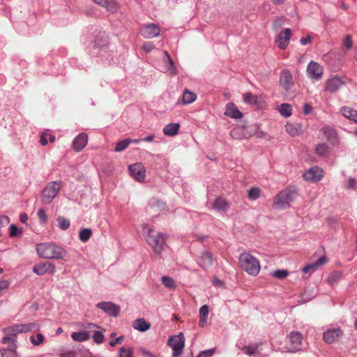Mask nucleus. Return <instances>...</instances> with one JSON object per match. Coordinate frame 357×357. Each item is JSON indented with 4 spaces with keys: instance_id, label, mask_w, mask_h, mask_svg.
<instances>
[{
    "instance_id": "44",
    "label": "nucleus",
    "mask_w": 357,
    "mask_h": 357,
    "mask_svg": "<svg viewBox=\"0 0 357 357\" xmlns=\"http://www.w3.org/2000/svg\"><path fill=\"white\" fill-rule=\"evenodd\" d=\"M30 341L33 345L38 346L43 342L44 336L41 333H38L36 336H31Z\"/></svg>"
},
{
    "instance_id": "61",
    "label": "nucleus",
    "mask_w": 357,
    "mask_h": 357,
    "mask_svg": "<svg viewBox=\"0 0 357 357\" xmlns=\"http://www.w3.org/2000/svg\"><path fill=\"white\" fill-rule=\"evenodd\" d=\"M213 283L214 284V285L220 287L223 286V282L218 278H215L213 280Z\"/></svg>"
},
{
    "instance_id": "29",
    "label": "nucleus",
    "mask_w": 357,
    "mask_h": 357,
    "mask_svg": "<svg viewBox=\"0 0 357 357\" xmlns=\"http://www.w3.org/2000/svg\"><path fill=\"white\" fill-rule=\"evenodd\" d=\"M208 314V307L206 305L202 306L199 309L200 319L199 321V326L200 327H204L206 325V320H207Z\"/></svg>"
},
{
    "instance_id": "22",
    "label": "nucleus",
    "mask_w": 357,
    "mask_h": 357,
    "mask_svg": "<svg viewBox=\"0 0 357 357\" xmlns=\"http://www.w3.org/2000/svg\"><path fill=\"white\" fill-rule=\"evenodd\" d=\"M328 261L326 257H320L316 262L305 266L302 271L305 273H312L315 271L319 266L325 264Z\"/></svg>"
},
{
    "instance_id": "18",
    "label": "nucleus",
    "mask_w": 357,
    "mask_h": 357,
    "mask_svg": "<svg viewBox=\"0 0 357 357\" xmlns=\"http://www.w3.org/2000/svg\"><path fill=\"white\" fill-rule=\"evenodd\" d=\"M97 307L108 313L110 316L116 317L119 313V307L112 303H99L97 304Z\"/></svg>"
},
{
    "instance_id": "19",
    "label": "nucleus",
    "mask_w": 357,
    "mask_h": 357,
    "mask_svg": "<svg viewBox=\"0 0 357 357\" xmlns=\"http://www.w3.org/2000/svg\"><path fill=\"white\" fill-rule=\"evenodd\" d=\"M88 143V135L85 133L79 134L73 142V149L78 152L82 150Z\"/></svg>"
},
{
    "instance_id": "64",
    "label": "nucleus",
    "mask_w": 357,
    "mask_h": 357,
    "mask_svg": "<svg viewBox=\"0 0 357 357\" xmlns=\"http://www.w3.org/2000/svg\"><path fill=\"white\" fill-rule=\"evenodd\" d=\"M28 220V215L26 213H23L20 214V220L23 223H26Z\"/></svg>"
},
{
    "instance_id": "54",
    "label": "nucleus",
    "mask_w": 357,
    "mask_h": 357,
    "mask_svg": "<svg viewBox=\"0 0 357 357\" xmlns=\"http://www.w3.org/2000/svg\"><path fill=\"white\" fill-rule=\"evenodd\" d=\"M313 38L312 37V36L310 35H308L305 37H302L301 38V43H302V45H306L307 43H312L313 42L312 40Z\"/></svg>"
},
{
    "instance_id": "26",
    "label": "nucleus",
    "mask_w": 357,
    "mask_h": 357,
    "mask_svg": "<svg viewBox=\"0 0 357 357\" xmlns=\"http://www.w3.org/2000/svg\"><path fill=\"white\" fill-rule=\"evenodd\" d=\"M341 113L342 115L347 119L353 121L354 122L357 123V111L349 107H342L341 108Z\"/></svg>"
},
{
    "instance_id": "55",
    "label": "nucleus",
    "mask_w": 357,
    "mask_h": 357,
    "mask_svg": "<svg viewBox=\"0 0 357 357\" xmlns=\"http://www.w3.org/2000/svg\"><path fill=\"white\" fill-rule=\"evenodd\" d=\"M47 135H48L47 132H43L40 135V142L43 146H45L47 144Z\"/></svg>"
},
{
    "instance_id": "39",
    "label": "nucleus",
    "mask_w": 357,
    "mask_h": 357,
    "mask_svg": "<svg viewBox=\"0 0 357 357\" xmlns=\"http://www.w3.org/2000/svg\"><path fill=\"white\" fill-rule=\"evenodd\" d=\"M244 102L250 105H258V96L248 92L244 94Z\"/></svg>"
},
{
    "instance_id": "51",
    "label": "nucleus",
    "mask_w": 357,
    "mask_h": 357,
    "mask_svg": "<svg viewBox=\"0 0 357 357\" xmlns=\"http://www.w3.org/2000/svg\"><path fill=\"white\" fill-rule=\"evenodd\" d=\"M214 352H215L214 349L205 350V351H203L202 352H201V354L199 356H197V357H211L213 356Z\"/></svg>"
},
{
    "instance_id": "34",
    "label": "nucleus",
    "mask_w": 357,
    "mask_h": 357,
    "mask_svg": "<svg viewBox=\"0 0 357 357\" xmlns=\"http://www.w3.org/2000/svg\"><path fill=\"white\" fill-rule=\"evenodd\" d=\"M94 45H100V43H107V36L104 31H97L96 34H94L93 38Z\"/></svg>"
},
{
    "instance_id": "20",
    "label": "nucleus",
    "mask_w": 357,
    "mask_h": 357,
    "mask_svg": "<svg viewBox=\"0 0 357 357\" xmlns=\"http://www.w3.org/2000/svg\"><path fill=\"white\" fill-rule=\"evenodd\" d=\"M95 3L105 8L110 13H115L119 10V4L115 0H92Z\"/></svg>"
},
{
    "instance_id": "10",
    "label": "nucleus",
    "mask_w": 357,
    "mask_h": 357,
    "mask_svg": "<svg viewBox=\"0 0 357 357\" xmlns=\"http://www.w3.org/2000/svg\"><path fill=\"white\" fill-rule=\"evenodd\" d=\"M303 177L307 181L317 183L324 177V171L318 167H314L307 170Z\"/></svg>"
},
{
    "instance_id": "32",
    "label": "nucleus",
    "mask_w": 357,
    "mask_h": 357,
    "mask_svg": "<svg viewBox=\"0 0 357 357\" xmlns=\"http://www.w3.org/2000/svg\"><path fill=\"white\" fill-rule=\"evenodd\" d=\"M71 337L75 341L84 342L89 339L90 335L86 331L74 332L72 333Z\"/></svg>"
},
{
    "instance_id": "27",
    "label": "nucleus",
    "mask_w": 357,
    "mask_h": 357,
    "mask_svg": "<svg viewBox=\"0 0 357 357\" xmlns=\"http://www.w3.org/2000/svg\"><path fill=\"white\" fill-rule=\"evenodd\" d=\"M180 128L179 123H172L165 126L163 128V132L167 136H174L178 132Z\"/></svg>"
},
{
    "instance_id": "16",
    "label": "nucleus",
    "mask_w": 357,
    "mask_h": 357,
    "mask_svg": "<svg viewBox=\"0 0 357 357\" xmlns=\"http://www.w3.org/2000/svg\"><path fill=\"white\" fill-rule=\"evenodd\" d=\"M159 33L160 29L155 24H145L140 29L141 35L147 38H151L157 36Z\"/></svg>"
},
{
    "instance_id": "31",
    "label": "nucleus",
    "mask_w": 357,
    "mask_h": 357,
    "mask_svg": "<svg viewBox=\"0 0 357 357\" xmlns=\"http://www.w3.org/2000/svg\"><path fill=\"white\" fill-rule=\"evenodd\" d=\"M321 132L328 141L334 142L337 137V134L333 128L326 126L321 129Z\"/></svg>"
},
{
    "instance_id": "24",
    "label": "nucleus",
    "mask_w": 357,
    "mask_h": 357,
    "mask_svg": "<svg viewBox=\"0 0 357 357\" xmlns=\"http://www.w3.org/2000/svg\"><path fill=\"white\" fill-rule=\"evenodd\" d=\"M225 114L233 119H240L242 117V113L234 103L227 105Z\"/></svg>"
},
{
    "instance_id": "6",
    "label": "nucleus",
    "mask_w": 357,
    "mask_h": 357,
    "mask_svg": "<svg viewBox=\"0 0 357 357\" xmlns=\"http://www.w3.org/2000/svg\"><path fill=\"white\" fill-rule=\"evenodd\" d=\"M61 188L59 183L50 182L43 190L41 201L45 204H49L52 199L57 195Z\"/></svg>"
},
{
    "instance_id": "12",
    "label": "nucleus",
    "mask_w": 357,
    "mask_h": 357,
    "mask_svg": "<svg viewBox=\"0 0 357 357\" xmlns=\"http://www.w3.org/2000/svg\"><path fill=\"white\" fill-rule=\"evenodd\" d=\"M279 84L286 91H289L294 85L292 75L287 70H283L280 75Z\"/></svg>"
},
{
    "instance_id": "50",
    "label": "nucleus",
    "mask_w": 357,
    "mask_h": 357,
    "mask_svg": "<svg viewBox=\"0 0 357 357\" xmlns=\"http://www.w3.org/2000/svg\"><path fill=\"white\" fill-rule=\"evenodd\" d=\"M37 215L41 223L45 224L47 221V216L43 208H40L38 211Z\"/></svg>"
},
{
    "instance_id": "40",
    "label": "nucleus",
    "mask_w": 357,
    "mask_h": 357,
    "mask_svg": "<svg viewBox=\"0 0 357 357\" xmlns=\"http://www.w3.org/2000/svg\"><path fill=\"white\" fill-rule=\"evenodd\" d=\"M92 231L90 229H84L79 231V238L82 242H87L91 238Z\"/></svg>"
},
{
    "instance_id": "48",
    "label": "nucleus",
    "mask_w": 357,
    "mask_h": 357,
    "mask_svg": "<svg viewBox=\"0 0 357 357\" xmlns=\"http://www.w3.org/2000/svg\"><path fill=\"white\" fill-rule=\"evenodd\" d=\"M22 230L17 228L16 225H11L10 226V237H16L20 236L22 234Z\"/></svg>"
},
{
    "instance_id": "36",
    "label": "nucleus",
    "mask_w": 357,
    "mask_h": 357,
    "mask_svg": "<svg viewBox=\"0 0 357 357\" xmlns=\"http://www.w3.org/2000/svg\"><path fill=\"white\" fill-rule=\"evenodd\" d=\"M292 107L290 104L282 103L279 107V112L284 117H289L291 115Z\"/></svg>"
},
{
    "instance_id": "2",
    "label": "nucleus",
    "mask_w": 357,
    "mask_h": 357,
    "mask_svg": "<svg viewBox=\"0 0 357 357\" xmlns=\"http://www.w3.org/2000/svg\"><path fill=\"white\" fill-rule=\"evenodd\" d=\"M38 255L44 259H63L66 255L65 250L53 243H44L36 245Z\"/></svg>"
},
{
    "instance_id": "33",
    "label": "nucleus",
    "mask_w": 357,
    "mask_h": 357,
    "mask_svg": "<svg viewBox=\"0 0 357 357\" xmlns=\"http://www.w3.org/2000/svg\"><path fill=\"white\" fill-rule=\"evenodd\" d=\"M139 141H140L139 139H134L133 141H132L129 138L126 139L123 141H120L116 145L115 151H117V152L122 151L125 150L131 142L138 143Z\"/></svg>"
},
{
    "instance_id": "46",
    "label": "nucleus",
    "mask_w": 357,
    "mask_h": 357,
    "mask_svg": "<svg viewBox=\"0 0 357 357\" xmlns=\"http://www.w3.org/2000/svg\"><path fill=\"white\" fill-rule=\"evenodd\" d=\"M289 273L286 270H278L271 273V275L278 279H284L287 277Z\"/></svg>"
},
{
    "instance_id": "47",
    "label": "nucleus",
    "mask_w": 357,
    "mask_h": 357,
    "mask_svg": "<svg viewBox=\"0 0 357 357\" xmlns=\"http://www.w3.org/2000/svg\"><path fill=\"white\" fill-rule=\"evenodd\" d=\"M241 349L244 351L247 355L251 356L256 353L257 350V345L245 346L243 347H241Z\"/></svg>"
},
{
    "instance_id": "43",
    "label": "nucleus",
    "mask_w": 357,
    "mask_h": 357,
    "mask_svg": "<svg viewBox=\"0 0 357 357\" xmlns=\"http://www.w3.org/2000/svg\"><path fill=\"white\" fill-rule=\"evenodd\" d=\"M162 284L167 288L174 289L176 287L175 282L174 280L168 276H162Z\"/></svg>"
},
{
    "instance_id": "21",
    "label": "nucleus",
    "mask_w": 357,
    "mask_h": 357,
    "mask_svg": "<svg viewBox=\"0 0 357 357\" xmlns=\"http://www.w3.org/2000/svg\"><path fill=\"white\" fill-rule=\"evenodd\" d=\"M164 63L167 71L172 75L175 76L178 73V68L175 65L173 59L167 51L164 52Z\"/></svg>"
},
{
    "instance_id": "11",
    "label": "nucleus",
    "mask_w": 357,
    "mask_h": 357,
    "mask_svg": "<svg viewBox=\"0 0 357 357\" xmlns=\"http://www.w3.org/2000/svg\"><path fill=\"white\" fill-rule=\"evenodd\" d=\"M307 73L310 78L319 80L322 77L324 69L318 63L312 61L307 65Z\"/></svg>"
},
{
    "instance_id": "59",
    "label": "nucleus",
    "mask_w": 357,
    "mask_h": 357,
    "mask_svg": "<svg viewBox=\"0 0 357 357\" xmlns=\"http://www.w3.org/2000/svg\"><path fill=\"white\" fill-rule=\"evenodd\" d=\"M123 337H119L115 340L111 341L109 342V345L111 347H114L117 344H121L123 342Z\"/></svg>"
},
{
    "instance_id": "15",
    "label": "nucleus",
    "mask_w": 357,
    "mask_h": 357,
    "mask_svg": "<svg viewBox=\"0 0 357 357\" xmlns=\"http://www.w3.org/2000/svg\"><path fill=\"white\" fill-rule=\"evenodd\" d=\"M129 171L132 176L138 181H142L145 177V169L140 162L129 166Z\"/></svg>"
},
{
    "instance_id": "37",
    "label": "nucleus",
    "mask_w": 357,
    "mask_h": 357,
    "mask_svg": "<svg viewBox=\"0 0 357 357\" xmlns=\"http://www.w3.org/2000/svg\"><path fill=\"white\" fill-rule=\"evenodd\" d=\"M1 342L3 344H7L8 345L7 349H3L2 350H8L10 351L15 352L17 346L13 338L10 337H5L2 339Z\"/></svg>"
},
{
    "instance_id": "13",
    "label": "nucleus",
    "mask_w": 357,
    "mask_h": 357,
    "mask_svg": "<svg viewBox=\"0 0 357 357\" xmlns=\"http://www.w3.org/2000/svg\"><path fill=\"white\" fill-rule=\"evenodd\" d=\"M33 271L38 275H43L45 273L54 274L56 268L53 264L47 261L35 265Z\"/></svg>"
},
{
    "instance_id": "35",
    "label": "nucleus",
    "mask_w": 357,
    "mask_h": 357,
    "mask_svg": "<svg viewBox=\"0 0 357 357\" xmlns=\"http://www.w3.org/2000/svg\"><path fill=\"white\" fill-rule=\"evenodd\" d=\"M329 151V147L326 143H319L316 146L315 153L319 156H325Z\"/></svg>"
},
{
    "instance_id": "30",
    "label": "nucleus",
    "mask_w": 357,
    "mask_h": 357,
    "mask_svg": "<svg viewBox=\"0 0 357 357\" xmlns=\"http://www.w3.org/2000/svg\"><path fill=\"white\" fill-rule=\"evenodd\" d=\"M135 329L139 331H146L150 328V324L147 323L144 319H138L135 321L133 324Z\"/></svg>"
},
{
    "instance_id": "58",
    "label": "nucleus",
    "mask_w": 357,
    "mask_h": 357,
    "mask_svg": "<svg viewBox=\"0 0 357 357\" xmlns=\"http://www.w3.org/2000/svg\"><path fill=\"white\" fill-rule=\"evenodd\" d=\"M312 110V106H310V105L305 103L303 105V113L305 114H309Z\"/></svg>"
},
{
    "instance_id": "60",
    "label": "nucleus",
    "mask_w": 357,
    "mask_h": 357,
    "mask_svg": "<svg viewBox=\"0 0 357 357\" xmlns=\"http://www.w3.org/2000/svg\"><path fill=\"white\" fill-rule=\"evenodd\" d=\"M352 40L351 37L349 35L346 36L342 45H351Z\"/></svg>"
},
{
    "instance_id": "38",
    "label": "nucleus",
    "mask_w": 357,
    "mask_h": 357,
    "mask_svg": "<svg viewBox=\"0 0 357 357\" xmlns=\"http://www.w3.org/2000/svg\"><path fill=\"white\" fill-rule=\"evenodd\" d=\"M119 357H134V351L131 347H122L119 349Z\"/></svg>"
},
{
    "instance_id": "52",
    "label": "nucleus",
    "mask_w": 357,
    "mask_h": 357,
    "mask_svg": "<svg viewBox=\"0 0 357 357\" xmlns=\"http://www.w3.org/2000/svg\"><path fill=\"white\" fill-rule=\"evenodd\" d=\"M242 130L241 128H236L231 130L230 135L234 139H240V132Z\"/></svg>"
},
{
    "instance_id": "1",
    "label": "nucleus",
    "mask_w": 357,
    "mask_h": 357,
    "mask_svg": "<svg viewBox=\"0 0 357 357\" xmlns=\"http://www.w3.org/2000/svg\"><path fill=\"white\" fill-rule=\"evenodd\" d=\"M143 234L149 245L152 248L153 252L160 254L165 245L166 235L156 232L149 225H144L143 227Z\"/></svg>"
},
{
    "instance_id": "28",
    "label": "nucleus",
    "mask_w": 357,
    "mask_h": 357,
    "mask_svg": "<svg viewBox=\"0 0 357 357\" xmlns=\"http://www.w3.org/2000/svg\"><path fill=\"white\" fill-rule=\"evenodd\" d=\"M291 37V30L286 29L283 32L280 33L275 38V43L278 45H282L289 43Z\"/></svg>"
},
{
    "instance_id": "9",
    "label": "nucleus",
    "mask_w": 357,
    "mask_h": 357,
    "mask_svg": "<svg viewBox=\"0 0 357 357\" xmlns=\"http://www.w3.org/2000/svg\"><path fill=\"white\" fill-rule=\"evenodd\" d=\"M343 335V332L340 328H331L325 331L323 334L324 341L331 344L338 341Z\"/></svg>"
},
{
    "instance_id": "14",
    "label": "nucleus",
    "mask_w": 357,
    "mask_h": 357,
    "mask_svg": "<svg viewBox=\"0 0 357 357\" xmlns=\"http://www.w3.org/2000/svg\"><path fill=\"white\" fill-rule=\"evenodd\" d=\"M343 81L338 77L334 76L328 79L325 83V90L330 93L336 92L342 85Z\"/></svg>"
},
{
    "instance_id": "42",
    "label": "nucleus",
    "mask_w": 357,
    "mask_h": 357,
    "mask_svg": "<svg viewBox=\"0 0 357 357\" xmlns=\"http://www.w3.org/2000/svg\"><path fill=\"white\" fill-rule=\"evenodd\" d=\"M59 226L62 230H66L70 227V220L63 216H59L57 218Z\"/></svg>"
},
{
    "instance_id": "63",
    "label": "nucleus",
    "mask_w": 357,
    "mask_h": 357,
    "mask_svg": "<svg viewBox=\"0 0 357 357\" xmlns=\"http://www.w3.org/2000/svg\"><path fill=\"white\" fill-rule=\"evenodd\" d=\"M348 188L350 189H354L355 188V181L351 178L348 181Z\"/></svg>"
},
{
    "instance_id": "23",
    "label": "nucleus",
    "mask_w": 357,
    "mask_h": 357,
    "mask_svg": "<svg viewBox=\"0 0 357 357\" xmlns=\"http://www.w3.org/2000/svg\"><path fill=\"white\" fill-rule=\"evenodd\" d=\"M286 130L291 136H298L303 132L302 126L298 123H287Z\"/></svg>"
},
{
    "instance_id": "25",
    "label": "nucleus",
    "mask_w": 357,
    "mask_h": 357,
    "mask_svg": "<svg viewBox=\"0 0 357 357\" xmlns=\"http://www.w3.org/2000/svg\"><path fill=\"white\" fill-rule=\"evenodd\" d=\"M197 99L196 93L188 89H185L181 97L182 105H189L195 102Z\"/></svg>"
},
{
    "instance_id": "8",
    "label": "nucleus",
    "mask_w": 357,
    "mask_h": 357,
    "mask_svg": "<svg viewBox=\"0 0 357 357\" xmlns=\"http://www.w3.org/2000/svg\"><path fill=\"white\" fill-rule=\"evenodd\" d=\"M288 338L289 342L287 344V349L289 351L294 352L301 349V345L302 342V335L299 332H291L289 334Z\"/></svg>"
},
{
    "instance_id": "45",
    "label": "nucleus",
    "mask_w": 357,
    "mask_h": 357,
    "mask_svg": "<svg viewBox=\"0 0 357 357\" xmlns=\"http://www.w3.org/2000/svg\"><path fill=\"white\" fill-rule=\"evenodd\" d=\"M260 189L258 188H252L248 190V198L252 200L257 199L260 195Z\"/></svg>"
},
{
    "instance_id": "41",
    "label": "nucleus",
    "mask_w": 357,
    "mask_h": 357,
    "mask_svg": "<svg viewBox=\"0 0 357 357\" xmlns=\"http://www.w3.org/2000/svg\"><path fill=\"white\" fill-rule=\"evenodd\" d=\"M213 208L218 210H225L227 208V203L223 199L217 198L213 204Z\"/></svg>"
},
{
    "instance_id": "17",
    "label": "nucleus",
    "mask_w": 357,
    "mask_h": 357,
    "mask_svg": "<svg viewBox=\"0 0 357 357\" xmlns=\"http://www.w3.org/2000/svg\"><path fill=\"white\" fill-rule=\"evenodd\" d=\"M197 261L202 268L206 269L213 264V254L208 251H203L201 252Z\"/></svg>"
},
{
    "instance_id": "56",
    "label": "nucleus",
    "mask_w": 357,
    "mask_h": 357,
    "mask_svg": "<svg viewBox=\"0 0 357 357\" xmlns=\"http://www.w3.org/2000/svg\"><path fill=\"white\" fill-rule=\"evenodd\" d=\"M139 351L143 356L146 357H155V356L153 354H151L150 351H147L144 348H141L139 349Z\"/></svg>"
},
{
    "instance_id": "4",
    "label": "nucleus",
    "mask_w": 357,
    "mask_h": 357,
    "mask_svg": "<svg viewBox=\"0 0 357 357\" xmlns=\"http://www.w3.org/2000/svg\"><path fill=\"white\" fill-rule=\"evenodd\" d=\"M296 197L297 192L294 188H287L275 197L273 206L276 209L284 210L289 207Z\"/></svg>"
},
{
    "instance_id": "3",
    "label": "nucleus",
    "mask_w": 357,
    "mask_h": 357,
    "mask_svg": "<svg viewBox=\"0 0 357 357\" xmlns=\"http://www.w3.org/2000/svg\"><path fill=\"white\" fill-rule=\"evenodd\" d=\"M239 266L250 275L259 274L261 266L259 261L249 252H243L238 257Z\"/></svg>"
},
{
    "instance_id": "49",
    "label": "nucleus",
    "mask_w": 357,
    "mask_h": 357,
    "mask_svg": "<svg viewBox=\"0 0 357 357\" xmlns=\"http://www.w3.org/2000/svg\"><path fill=\"white\" fill-rule=\"evenodd\" d=\"M104 335L100 331H95L93 335V341L97 344H101L104 341Z\"/></svg>"
},
{
    "instance_id": "7",
    "label": "nucleus",
    "mask_w": 357,
    "mask_h": 357,
    "mask_svg": "<svg viewBox=\"0 0 357 357\" xmlns=\"http://www.w3.org/2000/svg\"><path fill=\"white\" fill-rule=\"evenodd\" d=\"M38 329L37 324L33 323L15 324L4 328L3 331L7 335H16L17 333H26Z\"/></svg>"
},
{
    "instance_id": "5",
    "label": "nucleus",
    "mask_w": 357,
    "mask_h": 357,
    "mask_svg": "<svg viewBox=\"0 0 357 357\" xmlns=\"http://www.w3.org/2000/svg\"><path fill=\"white\" fill-rule=\"evenodd\" d=\"M167 344L173 350L172 357L181 356L185 346V338L183 333L170 337Z\"/></svg>"
},
{
    "instance_id": "62",
    "label": "nucleus",
    "mask_w": 357,
    "mask_h": 357,
    "mask_svg": "<svg viewBox=\"0 0 357 357\" xmlns=\"http://www.w3.org/2000/svg\"><path fill=\"white\" fill-rule=\"evenodd\" d=\"M60 357H75V354L73 351H69L61 354Z\"/></svg>"
},
{
    "instance_id": "57",
    "label": "nucleus",
    "mask_w": 357,
    "mask_h": 357,
    "mask_svg": "<svg viewBox=\"0 0 357 357\" xmlns=\"http://www.w3.org/2000/svg\"><path fill=\"white\" fill-rule=\"evenodd\" d=\"M9 282L8 280H0V291L8 287Z\"/></svg>"
},
{
    "instance_id": "53",
    "label": "nucleus",
    "mask_w": 357,
    "mask_h": 357,
    "mask_svg": "<svg viewBox=\"0 0 357 357\" xmlns=\"http://www.w3.org/2000/svg\"><path fill=\"white\" fill-rule=\"evenodd\" d=\"M1 354L2 357H17L16 352L8 350H1Z\"/></svg>"
}]
</instances>
